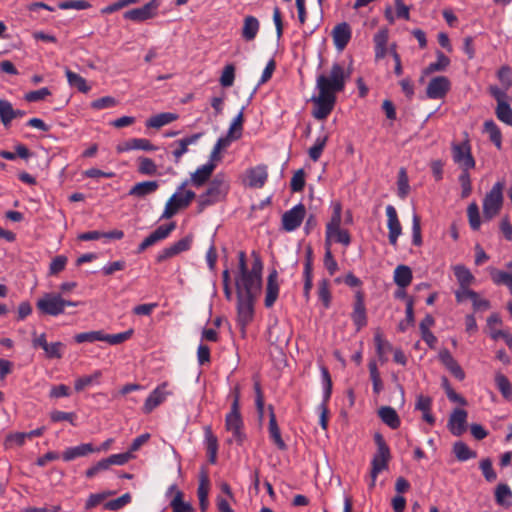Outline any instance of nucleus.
Segmentation results:
<instances>
[{"mask_svg": "<svg viewBox=\"0 0 512 512\" xmlns=\"http://www.w3.org/2000/svg\"><path fill=\"white\" fill-rule=\"evenodd\" d=\"M374 342L380 361H387V353L392 349L391 344L383 338L382 333L379 331H377L374 335Z\"/></svg>", "mask_w": 512, "mask_h": 512, "instance_id": "41", "label": "nucleus"}, {"mask_svg": "<svg viewBox=\"0 0 512 512\" xmlns=\"http://www.w3.org/2000/svg\"><path fill=\"white\" fill-rule=\"evenodd\" d=\"M412 243L415 246L422 245L421 219L416 213L412 216Z\"/></svg>", "mask_w": 512, "mask_h": 512, "instance_id": "60", "label": "nucleus"}, {"mask_svg": "<svg viewBox=\"0 0 512 512\" xmlns=\"http://www.w3.org/2000/svg\"><path fill=\"white\" fill-rule=\"evenodd\" d=\"M168 383L163 382L158 385L146 398L143 405V412L145 414L151 413L155 408L165 402L166 398L172 394L168 389Z\"/></svg>", "mask_w": 512, "mask_h": 512, "instance_id": "16", "label": "nucleus"}, {"mask_svg": "<svg viewBox=\"0 0 512 512\" xmlns=\"http://www.w3.org/2000/svg\"><path fill=\"white\" fill-rule=\"evenodd\" d=\"M375 443L377 445V451L374 454L371 465V471L373 474H379L388 467V462L391 458L390 449L386 444L383 436L379 433H376L374 436Z\"/></svg>", "mask_w": 512, "mask_h": 512, "instance_id": "8", "label": "nucleus"}, {"mask_svg": "<svg viewBox=\"0 0 512 512\" xmlns=\"http://www.w3.org/2000/svg\"><path fill=\"white\" fill-rule=\"evenodd\" d=\"M80 303L64 299L58 293H45L36 302L38 311L43 315L59 316L63 314L67 307H76Z\"/></svg>", "mask_w": 512, "mask_h": 512, "instance_id": "4", "label": "nucleus"}, {"mask_svg": "<svg viewBox=\"0 0 512 512\" xmlns=\"http://www.w3.org/2000/svg\"><path fill=\"white\" fill-rule=\"evenodd\" d=\"M453 452L459 461H467L476 457V452L472 451L464 442H456L453 445Z\"/></svg>", "mask_w": 512, "mask_h": 512, "instance_id": "47", "label": "nucleus"}, {"mask_svg": "<svg viewBox=\"0 0 512 512\" xmlns=\"http://www.w3.org/2000/svg\"><path fill=\"white\" fill-rule=\"evenodd\" d=\"M193 237L187 235L186 237L170 244L158 252L156 262L162 263L170 258L179 255L182 252L188 251L191 248Z\"/></svg>", "mask_w": 512, "mask_h": 512, "instance_id": "11", "label": "nucleus"}, {"mask_svg": "<svg viewBox=\"0 0 512 512\" xmlns=\"http://www.w3.org/2000/svg\"><path fill=\"white\" fill-rule=\"evenodd\" d=\"M439 360L445 366V368L459 381L464 380L465 372L458 364V362L454 359L452 354L448 349H442L439 352Z\"/></svg>", "mask_w": 512, "mask_h": 512, "instance_id": "20", "label": "nucleus"}, {"mask_svg": "<svg viewBox=\"0 0 512 512\" xmlns=\"http://www.w3.org/2000/svg\"><path fill=\"white\" fill-rule=\"evenodd\" d=\"M389 39L388 29L382 28L380 29L373 37L374 48H375V58L382 59L389 52V48L387 47Z\"/></svg>", "mask_w": 512, "mask_h": 512, "instance_id": "28", "label": "nucleus"}, {"mask_svg": "<svg viewBox=\"0 0 512 512\" xmlns=\"http://www.w3.org/2000/svg\"><path fill=\"white\" fill-rule=\"evenodd\" d=\"M452 159L461 171H469L475 168L476 161L471 152V145L468 139L461 143L451 144Z\"/></svg>", "mask_w": 512, "mask_h": 512, "instance_id": "7", "label": "nucleus"}, {"mask_svg": "<svg viewBox=\"0 0 512 512\" xmlns=\"http://www.w3.org/2000/svg\"><path fill=\"white\" fill-rule=\"evenodd\" d=\"M235 79V67L233 64H228L224 67L221 77L220 84L223 87H230L233 85Z\"/></svg>", "mask_w": 512, "mask_h": 512, "instance_id": "63", "label": "nucleus"}, {"mask_svg": "<svg viewBox=\"0 0 512 512\" xmlns=\"http://www.w3.org/2000/svg\"><path fill=\"white\" fill-rule=\"evenodd\" d=\"M352 31L348 23L337 24L332 30V37L335 47L342 51L351 39Z\"/></svg>", "mask_w": 512, "mask_h": 512, "instance_id": "23", "label": "nucleus"}, {"mask_svg": "<svg viewBox=\"0 0 512 512\" xmlns=\"http://www.w3.org/2000/svg\"><path fill=\"white\" fill-rule=\"evenodd\" d=\"M200 137L201 134L197 133L180 139L178 141H175L171 144V147H174L172 154L176 163H178L181 157L188 151V146L191 144H195Z\"/></svg>", "mask_w": 512, "mask_h": 512, "instance_id": "27", "label": "nucleus"}, {"mask_svg": "<svg viewBox=\"0 0 512 512\" xmlns=\"http://www.w3.org/2000/svg\"><path fill=\"white\" fill-rule=\"evenodd\" d=\"M332 241L336 243H341L344 246H348L351 242V237L347 230L340 228L332 231V234L330 235L329 238L325 236V246L330 247Z\"/></svg>", "mask_w": 512, "mask_h": 512, "instance_id": "43", "label": "nucleus"}, {"mask_svg": "<svg viewBox=\"0 0 512 512\" xmlns=\"http://www.w3.org/2000/svg\"><path fill=\"white\" fill-rule=\"evenodd\" d=\"M159 187L157 181H143L135 184L129 191V195L135 197H145L154 193Z\"/></svg>", "mask_w": 512, "mask_h": 512, "instance_id": "36", "label": "nucleus"}, {"mask_svg": "<svg viewBox=\"0 0 512 512\" xmlns=\"http://www.w3.org/2000/svg\"><path fill=\"white\" fill-rule=\"evenodd\" d=\"M467 216H468L469 224H470V227L472 228V230H475V231L478 230L481 225V220H480L479 208L475 202L471 203L468 206Z\"/></svg>", "mask_w": 512, "mask_h": 512, "instance_id": "56", "label": "nucleus"}, {"mask_svg": "<svg viewBox=\"0 0 512 512\" xmlns=\"http://www.w3.org/2000/svg\"><path fill=\"white\" fill-rule=\"evenodd\" d=\"M254 261L251 269L247 268L246 254L244 251L238 253V275L235 279L237 295L253 296L259 293L262 284L263 264L258 255L253 252Z\"/></svg>", "mask_w": 512, "mask_h": 512, "instance_id": "2", "label": "nucleus"}, {"mask_svg": "<svg viewBox=\"0 0 512 512\" xmlns=\"http://www.w3.org/2000/svg\"><path fill=\"white\" fill-rule=\"evenodd\" d=\"M230 185L229 181L223 173H218L209 182L205 192L198 196V212H203L208 206L214 205L225 199L228 194Z\"/></svg>", "mask_w": 512, "mask_h": 512, "instance_id": "3", "label": "nucleus"}, {"mask_svg": "<svg viewBox=\"0 0 512 512\" xmlns=\"http://www.w3.org/2000/svg\"><path fill=\"white\" fill-rule=\"evenodd\" d=\"M260 24L256 17L254 16H246L244 18L243 28H242V37L246 41L253 40L259 31Z\"/></svg>", "mask_w": 512, "mask_h": 512, "instance_id": "37", "label": "nucleus"}, {"mask_svg": "<svg viewBox=\"0 0 512 512\" xmlns=\"http://www.w3.org/2000/svg\"><path fill=\"white\" fill-rule=\"evenodd\" d=\"M493 282L497 285H506L512 291V274L495 268L490 269Z\"/></svg>", "mask_w": 512, "mask_h": 512, "instance_id": "49", "label": "nucleus"}, {"mask_svg": "<svg viewBox=\"0 0 512 512\" xmlns=\"http://www.w3.org/2000/svg\"><path fill=\"white\" fill-rule=\"evenodd\" d=\"M186 185H188V180L184 181L172 195L176 196L174 203L179 210L188 207L191 201L196 197V194L193 191L185 190Z\"/></svg>", "mask_w": 512, "mask_h": 512, "instance_id": "31", "label": "nucleus"}, {"mask_svg": "<svg viewBox=\"0 0 512 512\" xmlns=\"http://www.w3.org/2000/svg\"><path fill=\"white\" fill-rule=\"evenodd\" d=\"M306 208L302 203L295 205L282 215V228L287 232L296 230L302 224Z\"/></svg>", "mask_w": 512, "mask_h": 512, "instance_id": "12", "label": "nucleus"}, {"mask_svg": "<svg viewBox=\"0 0 512 512\" xmlns=\"http://www.w3.org/2000/svg\"><path fill=\"white\" fill-rule=\"evenodd\" d=\"M378 415L383 423L391 429L399 428L401 421L396 410L390 406L381 407L378 410Z\"/></svg>", "mask_w": 512, "mask_h": 512, "instance_id": "33", "label": "nucleus"}, {"mask_svg": "<svg viewBox=\"0 0 512 512\" xmlns=\"http://www.w3.org/2000/svg\"><path fill=\"white\" fill-rule=\"evenodd\" d=\"M495 114L498 120L512 126V108L509 102L499 103V105L496 106Z\"/></svg>", "mask_w": 512, "mask_h": 512, "instance_id": "52", "label": "nucleus"}, {"mask_svg": "<svg viewBox=\"0 0 512 512\" xmlns=\"http://www.w3.org/2000/svg\"><path fill=\"white\" fill-rule=\"evenodd\" d=\"M95 452V448L90 443L80 444L75 447H69L62 453L64 461L69 462L78 457L87 456L90 453Z\"/></svg>", "mask_w": 512, "mask_h": 512, "instance_id": "30", "label": "nucleus"}, {"mask_svg": "<svg viewBox=\"0 0 512 512\" xmlns=\"http://www.w3.org/2000/svg\"><path fill=\"white\" fill-rule=\"evenodd\" d=\"M332 216L330 221L326 225V232L325 236L327 238L330 237L332 234V231L340 229L341 228V222H342V205L339 201L332 203Z\"/></svg>", "mask_w": 512, "mask_h": 512, "instance_id": "35", "label": "nucleus"}, {"mask_svg": "<svg viewBox=\"0 0 512 512\" xmlns=\"http://www.w3.org/2000/svg\"><path fill=\"white\" fill-rule=\"evenodd\" d=\"M176 228L175 222H171L167 225H161L157 227L149 236H147L138 246L137 252L142 253L147 248L155 245L156 243L166 239L171 232Z\"/></svg>", "mask_w": 512, "mask_h": 512, "instance_id": "15", "label": "nucleus"}, {"mask_svg": "<svg viewBox=\"0 0 512 512\" xmlns=\"http://www.w3.org/2000/svg\"><path fill=\"white\" fill-rule=\"evenodd\" d=\"M321 372V382L323 386V402L320 405L321 415H320V425L323 429L327 428V407L326 404L331 397L332 393V379L329 373V370L325 366H320Z\"/></svg>", "mask_w": 512, "mask_h": 512, "instance_id": "13", "label": "nucleus"}, {"mask_svg": "<svg viewBox=\"0 0 512 512\" xmlns=\"http://www.w3.org/2000/svg\"><path fill=\"white\" fill-rule=\"evenodd\" d=\"M436 61L430 63L424 70L423 76L420 78V82H423L424 76L429 75L434 72L445 71L446 68L450 65V59L442 52H436Z\"/></svg>", "mask_w": 512, "mask_h": 512, "instance_id": "32", "label": "nucleus"}, {"mask_svg": "<svg viewBox=\"0 0 512 512\" xmlns=\"http://www.w3.org/2000/svg\"><path fill=\"white\" fill-rule=\"evenodd\" d=\"M497 77L505 89L512 87V69L508 65H503L497 72Z\"/></svg>", "mask_w": 512, "mask_h": 512, "instance_id": "64", "label": "nucleus"}, {"mask_svg": "<svg viewBox=\"0 0 512 512\" xmlns=\"http://www.w3.org/2000/svg\"><path fill=\"white\" fill-rule=\"evenodd\" d=\"M237 299V320L242 333H245L246 326L253 320L255 297L237 295Z\"/></svg>", "mask_w": 512, "mask_h": 512, "instance_id": "9", "label": "nucleus"}, {"mask_svg": "<svg viewBox=\"0 0 512 512\" xmlns=\"http://www.w3.org/2000/svg\"><path fill=\"white\" fill-rule=\"evenodd\" d=\"M484 132L489 135L491 142H493L498 149H501L502 134L499 127L493 120H487L484 122Z\"/></svg>", "mask_w": 512, "mask_h": 512, "instance_id": "40", "label": "nucleus"}, {"mask_svg": "<svg viewBox=\"0 0 512 512\" xmlns=\"http://www.w3.org/2000/svg\"><path fill=\"white\" fill-rule=\"evenodd\" d=\"M495 383L503 397L510 399L512 396V386L509 379L504 374L498 373L495 376Z\"/></svg>", "mask_w": 512, "mask_h": 512, "instance_id": "53", "label": "nucleus"}, {"mask_svg": "<svg viewBox=\"0 0 512 512\" xmlns=\"http://www.w3.org/2000/svg\"><path fill=\"white\" fill-rule=\"evenodd\" d=\"M350 74L339 63H334L328 75L320 74L316 79L318 95L311 98L312 116L317 120L326 119L336 104V94L343 91Z\"/></svg>", "mask_w": 512, "mask_h": 512, "instance_id": "1", "label": "nucleus"}, {"mask_svg": "<svg viewBox=\"0 0 512 512\" xmlns=\"http://www.w3.org/2000/svg\"><path fill=\"white\" fill-rule=\"evenodd\" d=\"M467 412L463 409H455L448 421V428L454 436H460L466 431Z\"/></svg>", "mask_w": 512, "mask_h": 512, "instance_id": "21", "label": "nucleus"}, {"mask_svg": "<svg viewBox=\"0 0 512 512\" xmlns=\"http://www.w3.org/2000/svg\"><path fill=\"white\" fill-rule=\"evenodd\" d=\"M503 182H496L483 200V215L487 220L494 218L503 205Z\"/></svg>", "mask_w": 512, "mask_h": 512, "instance_id": "6", "label": "nucleus"}, {"mask_svg": "<svg viewBox=\"0 0 512 512\" xmlns=\"http://www.w3.org/2000/svg\"><path fill=\"white\" fill-rule=\"evenodd\" d=\"M240 389L236 386L233 390V402L231 410L225 418V428L227 431L232 432L234 440L241 445L245 439V434L242 432L243 420L240 414Z\"/></svg>", "mask_w": 512, "mask_h": 512, "instance_id": "5", "label": "nucleus"}, {"mask_svg": "<svg viewBox=\"0 0 512 512\" xmlns=\"http://www.w3.org/2000/svg\"><path fill=\"white\" fill-rule=\"evenodd\" d=\"M243 111H244V107L240 110V112L233 119V121L230 124V127L227 131V134L236 140L240 139L242 136L243 122H244Z\"/></svg>", "mask_w": 512, "mask_h": 512, "instance_id": "44", "label": "nucleus"}, {"mask_svg": "<svg viewBox=\"0 0 512 512\" xmlns=\"http://www.w3.org/2000/svg\"><path fill=\"white\" fill-rule=\"evenodd\" d=\"M451 89V81L446 76H435L427 84L426 96L429 99L440 100L446 97Z\"/></svg>", "mask_w": 512, "mask_h": 512, "instance_id": "10", "label": "nucleus"}, {"mask_svg": "<svg viewBox=\"0 0 512 512\" xmlns=\"http://www.w3.org/2000/svg\"><path fill=\"white\" fill-rule=\"evenodd\" d=\"M215 167L212 163H206L198 167L193 173H191L188 184L199 188L202 187L212 176Z\"/></svg>", "mask_w": 512, "mask_h": 512, "instance_id": "24", "label": "nucleus"}, {"mask_svg": "<svg viewBox=\"0 0 512 512\" xmlns=\"http://www.w3.org/2000/svg\"><path fill=\"white\" fill-rule=\"evenodd\" d=\"M327 140H328V135L327 134H323L321 136H318L315 140V143L313 144V146L309 149L308 151V154H309V157L313 160V161H318L319 158L321 157V154L324 150V147L327 143Z\"/></svg>", "mask_w": 512, "mask_h": 512, "instance_id": "50", "label": "nucleus"}, {"mask_svg": "<svg viewBox=\"0 0 512 512\" xmlns=\"http://www.w3.org/2000/svg\"><path fill=\"white\" fill-rule=\"evenodd\" d=\"M139 173L143 175H154L157 172V166L154 161L148 157H139Z\"/></svg>", "mask_w": 512, "mask_h": 512, "instance_id": "58", "label": "nucleus"}, {"mask_svg": "<svg viewBox=\"0 0 512 512\" xmlns=\"http://www.w3.org/2000/svg\"><path fill=\"white\" fill-rule=\"evenodd\" d=\"M479 467L486 481L493 482L497 479V474L493 469L492 461L490 458L482 459Z\"/></svg>", "mask_w": 512, "mask_h": 512, "instance_id": "57", "label": "nucleus"}, {"mask_svg": "<svg viewBox=\"0 0 512 512\" xmlns=\"http://www.w3.org/2000/svg\"><path fill=\"white\" fill-rule=\"evenodd\" d=\"M394 282L400 288L408 287L412 282V270L409 266L398 265L394 270Z\"/></svg>", "mask_w": 512, "mask_h": 512, "instance_id": "34", "label": "nucleus"}, {"mask_svg": "<svg viewBox=\"0 0 512 512\" xmlns=\"http://www.w3.org/2000/svg\"><path fill=\"white\" fill-rule=\"evenodd\" d=\"M318 297L325 308H329L331 305V292L330 285L327 279H322L318 283Z\"/></svg>", "mask_w": 512, "mask_h": 512, "instance_id": "51", "label": "nucleus"}, {"mask_svg": "<svg viewBox=\"0 0 512 512\" xmlns=\"http://www.w3.org/2000/svg\"><path fill=\"white\" fill-rule=\"evenodd\" d=\"M63 349H64V344L62 342L58 341V342H53L50 344L48 343L46 348H44L43 350H44L47 358L60 359L63 356Z\"/></svg>", "mask_w": 512, "mask_h": 512, "instance_id": "62", "label": "nucleus"}, {"mask_svg": "<svg viewBox=\"0 0 512 512\" xmlns=\"http://www.w3.org/2000/svg\"><path fill=\"white\" fill-rule=\"evenodd\" d=\"M133 333V329H129L117 334H105L102 331V341L107 342L110 345H118L130 339Z\"/></svg>", "mask_w": 512, "mask_h": 512, "instance_id": "46", "label": "nucleus"}, {"mask_svg": "<svg viewBox=\"0 0 512 512\" xmlns=\"http://www.w3.org/2000/svg\"><path fill=\"white\" fill-rule=\"evenodd\" d=\"M178 119V115L175 113L164 112L150 117L146 121V126L149 128L159 129L175 120Z\"/></svg>", "mask_w": 512, "mask_h": 512, "instance_id": "38", "label": "nucleus"}, {"mask_svg": "<svg viewBox=\"0 0 512 512\" xmlns=\"http://www.w3.org/2000/svg\"><path fill=\"white\" fill-rule=\"evenodd\" d=\"M66 77L71 87L77 88L82 93L90 91L91 87L87 84V81L79 74L66 69Z\"/></svg>", "mask_w": 512, "mask_h": 512, "instance_id": "39", "label": "nucleus"}, {"mask_svg": "<svg viewBox=\"0 0 512 512\" xmlns=\"http://www.w3.org/2000/svg\"><path fill=\"white\" fill-rule=\"evenodd\" d=\"M351 319L356 326L357 331L361 330L367 325V314L364 301V293L361 290L356 291L355 301L353 304V311Z\"/></svg>", "mask_w": 512, "mask_h": 512, "instance_id": "19", "label": "nucleus"}, {"mask_svg": "<svg viewBox=\"0 0 512 512\" xmlns=\"http://www.w3.org/2000/svg\"><path fill=\"white\" fill-rule=\"evenodd\" d=\"M101 376L102 372L100 370H96L91 375L83 376L76 379L74 383L75 390L79 392L89 385L99 383V379L101 378Z\"/></svg>", "mask_w": 512, "mask_h": 512, "instance_id": "45", "label": "nucleus"}, {"mask_svg": "<svg viewBox=\"0 0 512 512\" xmlns=\"http://www.w3.org/2000/svg\"><path fill=\"white\" fill-rule=\"evenodd\" d=\"M279 295L278 273L272 270L267 278L265 306L270 308L274 305Z\"/></svg>", "mask_w": 512, "mask_h": 512, "instance_id": "25", "label": "nucleus"}, {"mask_svg": "<svg viewBox=\"0 0 512 512\" xmlns=\"http://www.w3.org/2000/svg\"><path fill=\"white\" fill-rule=\"evenodd\" d=\"M160 5L159 0H151L142 7L131 9L124 13V18L136 22H142L153 18Z\"/></svg>", "mask_w": 512, "mask_h": 512, "instance_id": "17", "label": "nucleus"}, {"mask_svg": "<svg viewBox=\"0 0 512 512\" xmlns=\"http://www.w3.org/2000/svg\"><path fill=\"white\" fill-rule=\"evenodd\" d=\"M13 107L7 100L0 99V119L5 127H9L12 122Z\"/></svg>", "mask_w": 512, "mask_h": 512, "instance_id": "55", "label": "nucleus"}, {"mask_svg": "<svg viewBox=\"0 0 512 512\" xmlns=\"http://www.w3.org/2000/svg\"><path fill=\"white\" fill-rule=\"evenodd\" d=\"M74 340L79 344L84 342L92 343L95 341H102V331L99 330L79 333L74 336Z\"/></svg>", "mask_w": 512, "mask_h": 512, "instance_id": "61", "label": "nucleus"}, {"mask_svg": "<svg viewBox=\"0 0 512 512\" xmlns=\"http://www.w3.org/2000/svg\"><path fill=\"white\" fill-rule=\"evenodd\" d=\"M170 506L173 512H192V506L188 502L183 501V493L177 491L172 499Z\"/></svg>", "mask_w": 512, "mask_h": 512, "instance_id": "54", "label": "nucleus"}, {"mask_svg": "<svg viewBox=\"0 0 512 512\" xmlns=\"http://www.w3.org/2000/svg\"><path fill=\"white\" fill-rule=\"evenodd\" d=\"M246 178L249 187L262 188L268 179L267 166L260 164L249 169Z\"/></svg>", "mask_w": 512, "mask_h": 512, "instance_id": "22", "label": "nucleus"}, {"mask_svg": "<svg viewBox=\"0 0 512 512\" xmlns=\"http://www.w3.org/2000/svg\"><path fill=\"white\" fill-rule=\"evenodd\" d=\"M155 149V146L149 140L144 138L129 139L118 144L116 147V151L118 153H123L131 150L153 151Z\"/></svg>", "mask_w": 512, "mask_h": 512, "instance_id": "26", "label": "nucleus"}, {"mask_svg": "<svg viewBox=\"0 0 512 512\" xmlns=\"http://www.w3.org/2000/svg\"><path fill=\"white\" fill-rule=\"evenodd\" d=\"M112 491H104L101 493L90 494L85 502V510L90 511L98 505L102 504L109 496L113 495Z\"/></svg>", "mask_w": 512, "mask_h": 512, "instance_id": "48", "label": "nucleus"}, {"mask_svg": "<svg viewBox=\"0 0 512 512\" xmlns=\"http://www.w3.org/2000/svg\"><path fill=\"white\" fill-rule=\"evenodd\" d=\"M369 372H370V378L373 383V391H374V393L379 394L383 388V384H382V381L380 378V373L378 371L375 361H371L369 363Z\"/></svg>", "mask_w": 512, "mask_h": 512, "instance_id": "59", "label": "nucleus"}, {"mask_svg": "<svg viewBox=\"0 0 512 512\" xmlns=\"http://www.w3.org/2000/svg\"><path fill=\"white\" fill-rule=\"evenodd\" d=\"M454 275L459 283V286H470L474 281V276L470 270L464 265H455L453 267Z\"/></svg>", "mask_w": 512, "mask_h": 512, "instance_id": "42", "label": "nucleus"}, {"mask_svg": "<svg viewBox=\"0 0 512 512\" xmlns=\"http://www.w3.org/2000/svg\"><path fill=\"white\" fill-rule=\"evenodd\" d=\"M269 411V436L280 450H285L287 446L281 437L280 428L277 424L276 416L271 405L269 406Z\"/></svg>", "mask_w": 512, "mask_h": 512, "instance_id": "29", "label": "nucleus"}, {"mask_svg": "<svg viewBox=\"0 0 512 512\" xmlns=\"http://www.w3.org/2000/svg\"><path fill=\"white\" fill-rule=\"evenodd\" d=\"M176 228L175 222H171L167 225H161L157 227L149 236H147L138 246L137 252L142 253L147 248L155 245L156 243L166 239L171 232Z\"/></svg>", "mask_w": 512, "mask_h": 512, "instance_id": "14", "label": "nucleus"}, {"mask_svg": "<svg viewBox=\"0 0 512 512\" xmlns=\"http://www.w3.org/2000/svg\"><path fill=\"white\" fill-rule=\"evenodd\" d=\"M387 216V228H388V239L392 246H396L399 236L402 234V226L398 218L397 211L394 206L387 205L386 207Z\"/></svg>", "mask_w": 512, "mask_h": 512, "instance_id": "18", "label": "nucleus"}]
</instances>
